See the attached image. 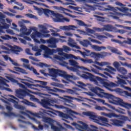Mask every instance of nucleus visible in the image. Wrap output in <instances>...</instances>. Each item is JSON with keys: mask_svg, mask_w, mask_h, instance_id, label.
Listing matches in <instances>:
<instances>
[{"mask_svg": "<svg viewBox=\"0 0 131 131\" xmlns=\"http://www.w3.org/2000/svg\"><path fill=\"white\" fill-rule=\"evenodd\" d=\"M42 104L44 107H46L50 105V101L49 100H43L42 102Z\"/></svg>", "mask_w": 131, "mask_h": 131, "instance_id": "54", "label": "nucleus"}, {"mask_svg": "<svg viewBox=\"0 0 131 131\" xmlns=\"http://www.w3.org/2000/svg\"><path fill=\"white\" fill-rule=\"evenodd\" d=\"M11 3H15V5L17 6H20V7H22L23 4L22 3H19V2H16V0H11Z\"/></svg>", "mask_w": 131, "mask_h": 131, "instance_id": "58", "label": "nucleus"}, {"mask_svg": "<svg viewBox=\"0 0 131 131\" xmlns=\"http://www.w3.org/2000/svg\"><path fill=\"white\" fill-rule=\"evenodd\" d=\"M77 83L79 84L78 85V88H80L81 89H83V88H85L88 85V84H84L82 82L78 81Z\"/></svg>", "mask_w": 131, "mask_h": 131, "instance_id": "33", "label": "nucleus"}, {"mask_svg": "<svg viewBox=\"0 0 131 131\" xmlns=\"http://www.w3.org/2000/svg\"><path fill=\"white\" fill-rule=\"evenodd\" d=\"M107 68L104 69L103 70L104 71H107V72H109L111 74H112V75H115L117 70L116 69H114L113 67L110 66H107Z\"/></svg>", "mask_w": 131, "mask_h": 131, "instance_id": "16", "label": "nucleus"}, {"mask_svg": "<svg viewBox=\"0 0 131 131\" xmlns=\"http://www.w3.org/2000/svg\"><path fill=\"white\" fill-rule=\"evenodd\" d=\"M47 43H49V48H52V49L57 48V43L59 41L58 39L54 37H51L49 39L47 40Z\"/></svg>", "mask_w": 131, "mask_h": 131, "instance_id": "10", "label": "nucleus"}, {"mask_svg": "<svg viewBox=\"0 0 131 131\" xmlns=\"http://www.w3.org/2000/svg\"><path fill=\"white\" fill-rule=\"evenodd\" d=\"M40 49L41 50L45 51L46 55H52V54H53L52 50L50 49V48L45 45H41Z\"/></svg>", "mask_w": 131, "mask_h": 131, "instance_id": "18", "label": "nucleus"}, {"mask_svg": "<svg viewBox=\"0 0 131 131\" xmlns=\"http://www.w3.org/2000/svg\"><path fill=\"white\" fill-rule=\"evenodd\" d=\"M114 92L117 93V94H119L120 95L123 94V92L124 91L123 90H121L119 88H117L116 89H114Z\"/></svg>", "mask_w": 131, "mask_h": 131, "instance_id": "43", "label": "nucleus"}, {"mask_svg": "<svg viewBox=\"0 0 131 131\" xmlns=\"http://www.w3.org/2000/svg\"><path fill=\"white\" fill-rule=\"evenodd\" d=\"M5 116H8V117H11V116H15V113L13 112H9V113H4Z\"/></svg>", "mask_w": 131, "mask_h": 131, "instance_id": "47", "label": "nucleus"}, {"mask_svg": "<svg viewBox=\"0 0 131 131\" xmlns=\"http://www.w3.org/2000/svg\"><path fill=\"white\" fill-rule=\"evenodd\" d=\"M30 100H31L33 102H37V103L39 102V99L35 98V96H34V95H30Z\"/></svg>", "mask_w": 131, "mask_h": 131, "instance_id": "38", "label": "nucleus"}, {"mask_svg": "<svg viewBox=\"0 0 131 131\" xmlns=\"http://www.w3.org/2000/svg\"><path fill=\"white\" fill-rule=\"evenodd\" d=\"M2 39L4 40H7L8 39H12V37L9 35H6L5 36H1V37Z\"/></svg>", "mask_w": 131, "mask_h": 131, "instance_id": "48", "label": "nucleus"}, {"mask_svg": "<svg viewBox=\"0 0 131 131\" xmlns=\"http://www.w3.org/2000/svg\"><path fill=\"white\" fill-rule=\"evenodd\" d=\"M86 116H89L90 119H92L94 122H98L99 120H98V117L96 115H94L93 112H88L86 114Z\"/></svg>", "mask_w": 131, "mask_h": 131, "instance_id": "17", "label": "nucleus"}, {"mask_svg": "<svg viewBox=\"0 0 131 131\" xmlns=\"http://www.w3.org/2000/svg\"><path fill=\"white\" fill-rule=\"evenodd\" d=\"M14 107L16 109H18V110H24V107L20 104H18V103L14 104Z\"/></svg>", "mask_w": 131, "mask_h": 131, "instance_id": "40", "label": "nucleus"}, {"mask_svg": "<svg viewBox=\"0 0 131 131\" xmlns=\"http://www.w3.org/2000/svg\"><path fill=\"white\" fill-rule=\"evenodd\" d=\"M43 30H41V32H42V33H44V34H48V33H50V31H47L45 30L46 29H47V28L44 27L43 28ZM45 29V30H44Z\"/></svg>", "mask_w": 131, "mask_h": 131, "instance_id": "59", "label": "nucleus"}, {"mask_svg": "<svg viewBox=\"0 0 131 131\" xmlns=\"http://www.w3.org/2000/svg\"><path fill=\"white\" fill-rule=\"evenodd\" d=\"M63 71L60 70H58L56 69H49V73L50 74H52V77H57V75H59V76H61Z\"/></svg>", "mask_w": 131, "mask_h": 131, "instance_id": "11", "label": "nucleus"}, {"mask_svg": "<svg viewBox=\"0 0 131 131\" xmlns=\"http://www.w3.org/2000/svg\"><path fill=\"white\" fill-rule=\"evenodd\" d=\"M10 61L12 64V65H14V66H20V64H19V63L16 62L15 61L12 59V58L10 59Z\"/></svg>", "mask_w": 131, "mask_h": 131, "instance_id": "56", "label": "nucleus"}, {"mask_svg": "<svg viewBox=\"0 0 131 131\" xmlns=\"http://www.w3.org/2000/svg\"><path fill=\"white\" fill-rule=\"evenodd\" d=\"M21 82L22 83H24V84H25V85H27V86H28L30 89H31L32 90H35V91H37V89L32 88V86H35L36 88H37L38 86L39 88H40L42 91H43L44 92H47L48 93H49V94H51V95H56V94L54 93H58V92L59 93H62V94H70L71 95H73V94H74V91L69 89H68L66 91H64L63 90L59 89L58 88H52L51 87L48 86H43L42 85H39L38 84H33L23 81H21Z\"/></svg>", "mask_w": 131, "mask_h": 131, "instance_id": "2", "label": "nucleus"}, {"mask_svg": "<svg viewBox=\"0 0 131 131\" xmlns=\"http://www.w3.org/2000/svg\"><path fill=\"white\" fill-rule=\"evenodd\" d=\"M92 48L97 52H101L102 50H106V47L104 46L99 47L97 45L92 46Z\"/></svg>", "mask_w": 131, "mask_h": 131, "instance_id": "23", "label": "nucleus"}, {"mask_svg": "<svg viewBox=\"0 0 131 131\" xmlns=\"http://www.w3.org/2000/svg\"><path fill=\"white\" fill-rule=\"evenodd\" d=\"M89 57H91V58H93L94 59H99V53H97L96 52H92L89 53Z\"/></svg>", "mask_w": 131, "mask_h": 131, "instance_id": "24", "label": "nucleus"}, {"mask_svg": "<svg viewBox=\"0 0 131 131\" xmlns=\"http://www.w3.org/2000/svg\"><path fill=\"white\" fill-rule=\"evenodd\" d=\"M106 116L107 117H109V118H112V117L118 118V117H120V115H116L115 113H112L106 114Z\"/></svg>", "mask_w": 131, "mask_h": 131, "instance_id": "28", "label": "nucleus"}, {"mask_svg": "<svg viewBox=\"0 0 131 131\" xmlns=\"http://www.w3.org/2000/svg\"><path fill=\"white\" fill-rule=\"evenodd\" d=\"M120 64H122V66H126V67H127L128 68H129V69H131V63H127V62H120Z\"/></svg>", "mask_w": 131, "mask_h": 131, "instance_id": "49", "label": "nucleus"}, {"mask_svg": "<svg viewBox=\"0 0 131 131\" xmlns=\"http://www.w3.org/2000/svg\"><path fill=\"white\" fill-rule=\"evenodd\" d=\"M61 77H63V78H65L67 80H68V79H74V78H75V76L74 75L67 74L66 72H62V74H61Z\"/></svg>", "mask_w": 131, "mask_h": 131, "instance_id": "19", "label": "nucleus"}, {"mask_svg": "<svg viewBox=\"0 0 131 131\" xmlns=\"http://www.w3.org/2000/svg\"><path fill=\"white\" fill-rule=\"evenodd\" d=\"M100 119L103 122H108V119L104 117H100Z\"/></svg>", "mask_w": 131, "mask_h": 131, "instance_id": "60", "label": "nucleus"}, {"mask_svg": "<svg viewBox=\"0 0 131 131\" xmlns=\"http://www.w3.org/2000/svg\"><path fill=\"white\" fill-rule=\"evenodd\" d=\"M43 118L45 122H46V123H51L52 122V119L51 118L44 117Z\"/></svg>", "mask_w": 131, "mask_h": 131, "instance_id": "50", "label": "nucleus"}, {"mask_svg": "<svg viewBox=\"0 0 131 131\" xmlns=\"http://www.w3.org/2000/svg\"><path fill=\"white\" fill-rule=\"evenodd\" d=\"M8 80H10L11 82H13V83H18V80L14 79V78L11 77H7Z\"/></svg>", "mask_w": 131, "mask_h": 131, "instance_id": "44", "label": "nucleus"}, {"mask_svg": "<svg viewBox=\"0 0 131 131\" xmlns=\"http://www.w3.org/2000/svg\"><path fill=\"white\" fill-rule=\"evenodd\" d=\"M43 34L38 32L36 31L35 33H32L31 37L33 39H34L35 42H37V43H39V40H38L37 39H36L37 37H42Z\"/></svg>", "mask_w": 131, "mask_h": 131, "instance_id": "13", "label": "nucleus"}, {"mask_svg": "<svg viewBox=\"0 0 131 131\" xmlns=\"http://www.w3.org/2000/svg\"><path fill=\"white\" fill-rule=\"evenodd\" d=\"M32 120H33V121H35L37 124L38 125V127H36L34 125L32 126V127L35 129V130H42L43 129V125H41V122L40 121H39L38 120H37L35 118H31Z\"/></svg>", "mask_w": 131, "mask_h": 131, "instance_id": "12", "label": "nucleus"}, {"mask_svg": "<svg viewBox=\"0 0 131 131\" xmlns=\"http://www.w3.org/2000/svg\"><path fill=\"white\" fill-rule=\"evenodd\" d=\"M20 103H23V104H25V105H27V106H30L31 107H36L34 103L31 102H29L26 99H24V100L21 101Z\"/></svg>", "mask_w": 131, "mask_h": 131, "instance_id": "21", "label": "nucleus"}, {"mask_svg": "<svg viewBox=\"0 0 131 131\" xmlns=\"http://www.w3.org/2000/svg\"><path fill=\"white\" fill-rule=\"evenodd\" d=\"M80 60L83 63H89L90 64H92V63H94V61H93V60L92 59H85L83 58H80Z\"/></svg>", "mask_w": 131, "mask_h": 131, "instance_id": "34", "label": "nucleus"}, {"mask_svg": "<svg viewBox=\"0 0 131 131\" xmlns=\"http://www.w3.org/2000/svg\"><path fill=\"white\" fill-rule=\"evenodd\" d=\"M63 49L64 52H66V53H68V52H70V51H71V49H70V48H69L66 46H63Z\"/></svg>", "mask_w": 131, "mask_h": 131, "instance_id": "52", "label": "nucleus"}, {"mask_svg": "<svg viewBox=\"0 0 131 131\" xmlns=\"http://www.w3.org/2000/svg\"><path fill=\"white\" fill-rule=\"evenodd\" d=\"M95 109L96 110H98V111H111V110L107 108L105 106H97L96 107H95Z\"/></svg>", "mask_w": 131, "mask_h": 131, "instance_id": "26", "label": "nucleus"}, {"mask_svg": "<svg viewBox=\"0 0 131 131\" xmlns=\"http://www.w3.org/2000/svg\"><path fill=\"white\" fill-rule=\"evenodd\" d=\"M15 93L17 97L19 99H24L25 97L29 95V93H28L26 90L23 89H17L15 91Z\"/></svg>", "mask_w": 131, "mask_h": 131, "instance_id": "9", "label": "nucleus"}, {"mask_svg": "<svg viewBox=\"0 0 131 131\" xmlns=\"http://www.w3.org/2000/svg\"><path fill=\"white\" fill-rule=\"evenodd\" d=\"M58 55H59V56L56 55L55 58L57 59V60H58L59 61H64V60H66V59H71V58H74V55L72 54H68L63 52H59Z\"/></svg>", "mask_w": 131, "mask_h": 131, "instance_id": "7", "label": "nucleus"}, {"mask_svg": "<svg viewBox=\"0 0 131 131\" xmlns=\"http://www.w3.org/2000/svg\"><path fill=\"white\" fill-rule=\"evenodd\" d=\"M99 58H105V57H107L108 56V53L103 52L99 53Z\"/></svg>", "mask_w": 131, "mask_h": 131, "instance_id": "36", "label": "nucleus"}, {"mask_svg": "<svg viewBox=\"0 0 131 131\" xmlns=\"http://www.w3.org/2000/svg\"><path fill=\"white\" fill-rule=\"evenodd\" d=\"M69 63H70V65L71 66H73L74 67H77L78 63L75 60H69Z\"/></svg>", "mask_w": 131, "mask_h": 131, "instance_id": "30", "label": "nucleus"}, {"mask_svg": "<svg viewBox=\"0 0 131 131\" xmlns=\"http://www.w3.org/2000/svg\"><path fill=\"white\" fill-rule=\"evenodd\" d=\"M95 63L97 64V65H98V66H101V67L104 66V65H107L106 62H101V63H100L98 61H96Z\"/></svg>", "mask_w": 131, "mask_h": 131, "instance_id": "53", "label": "nucleus"}, {"mask_svg": "<svg viewBox=\"0 0 131 131\" xmlns=\"http://www.w3.org/2000/svg\"><path fill=\"white\" fill-rule=\"evenodd\" d=\"M123 94L126 96H127V97H131V93H128L127 91H124Z\"/></svg>", "mask_w": 131, "mask_h": 131, "instance_id": "64", "label": "nucleus"}, {"mask_svg": "<svg viewBox=\"0 0 131 131\" xmlns=\"http://www.w3.org/2000/svg\"><path fill=\"white\" fill-rule=\"evenodd\" d=\"M45 71H45V70H40V73H41V74H43L45 76H48V75H49V74L45 73Z\"/></svg>", "mask_w": 131, "mask_h": 131, "instance_id": "61", "label": "nucleus"}, {"mask_svg": "<svg viewBox=\"0 0 131 131\" xmlns=\"http://www.w3.org/2000/svg\"><path fill=\"white\" fill-rule=\"evenodd\" d=\"M35 82H39L40 84L42 85H43L44 86H47V85L48 84V82L43 81H39L37 80H34Z\"/></svg>", "mask_w": 131, "mask_h": 131, "instance_id": "45", "label": "nucleus"}, {"mask_svg": "<svg viewBox=\"0 0 131 131\" xmlns=\"http://www.w3.org/2000/svg\"><path fill=\"white\" fill-rule=\"evenodd\" d=\"M95 101H97V102H98V103H102V104H104V105H105V106H107L109 108H111V109H115V107L114 106H112L111 105L105 103V100L100 99V98H95Z\"/></svg>", "mask_w": 131, "mask_h": 131, "instance_id": "20", "label": "nucleus"}, {"mask_svg": "<svg viewBox=\"0 0 131 131\" xmlns=\"http://www.w3.org/2000/svg\"><path fill=\"white\" fill-rule=\"evenodd\" d=\"M92 92L96 94L100 98H106L109 100V102L114 105H120L125 108H131V104L123 102L121 99L115 97L113 95L104 92V90L99 87L92 89Z\"/></svg>", "mask_w": 131, "mask_h": 131, "instance_id": "1", "label": "nucleus"}, {"mask_svg": "<svg viewBox=\"0 0 131 131\" xmlns=\"http://www.w3.org/2000/svg\"><path fill=\"white\" fill-rule=\"evenodd\" d=\"M44 13L46 14H50L51 13L53 16H55L56 18L57 22H60L61 23H64V22H70V19L66 17H64L63 15L59 13H55L54 11L50 10V9H46L44 11Z\"/></svg>", "mask_w": 131, "mask_h": 131, "instance_id": "6", "label": "nucleus"}, {"mask_svg": "<svg viewBox=\"0 0 131 131\" xmlns=\"http://www.w3.org/2000/svg\"><path fill=\"white\" fill-rule=\"evenodd\" d=\"M64 97H60V101L61 102H63L64 105H67V106H69V105H68L67 103L70 104V103H71V100H73V97L68 96H64Z\"/></svg>", "mask_w": 131, "mask_h": 131, "instance_id": "14", "label": "nucleus"}, {"mask_svg": "<svg viewBox=\"0 0 131 131\" xmlns=\"http://www.w3.org/2000/svg\"><path fill=\"white\" fill-rule=\"evenodd\" d=\"M14 69L15 70V71H17L18 72H20V73H23V74H27L26 73V70L17 67H14Z\"/></svg>", "mask_w": 131, "mask_h": 131, "instance_id": "25", "label": "nucleus"}, {"mask_svg": "<svg viewBox=\"0 0 131 131\" xmlns=\"http://www.w3.org/2000/svg\"><path fill=\"white\" fill-rule=\"evenodd\" d=\"M85 73L86 74H88V75L85 74L81 75V77H82V78H84V79H89L90 81L94 82V83L97 85H98L99 83L103 84V81L104 79L101 78L100 77L96 76L92 74L91 73L85 72Z\"/></svg>", "mask_w": 131, "mask_h": 131, "instance_id": "4", "label": "nucleus"}, {"mask_svg": "<svg viewBox=\"0 0 131 131\" xmlns=\"http://www.w3.org/2000/svg\"><path fill=\"white\" fill-rule=\"evenodd\" d=\"M82 125H80L79 124L78 125L79 127L80 128H81V129H88L89 127V125H88V124H86L85 123L82 122Z\"/></svg>", "mask_w": 131, "mask_h": 131, "instance_id": "31", "label": "nucleus"}, {"mask_svg": "<svg viewBox=\"0 0 131 131\" xmlns=\"http://www.w3.org/2000/svg\"><path fill=\"white\" fill-rule=\"evenodd\" d=\"M106 10H107V11H113V12H116V11H117L116 7H112L111 6H107V8H106Z\"/></svg>", "mask_w": 131, "mask_h": 131, "instance_id": "42", "label": "nucleus"}, {"mask_svg": "<svg viewBox=\"0 0 131 131\" xmlns=\"http://www.w3.org/2000/svg\"><path fill=\"white\" fill-rule=\"evenodd\" d=\"M113 65H114L115 68H116V69H118V68H119V66H120V64H119V62H118L117 61H115L113 63Z\"/></svg>", "mask_w": 131, "mask_h": 131, "instance_id": "57", "label": "nucleus"}, {"mask_svg": "<svg viewBox=\"0 0 131 131\" xmlns=\"http://www.w3.org/2000/svg\"><path fill=\"white\" fill-rule=\"evenodd\" d=\"M59 108L60 109H66V111H67L69 115L64 114V113L58 112L59 115L60 116V117H62V118H65V119H68V118H70V119H71L72 120H73V119L72 118L71 116L73 117L74 118H75V116L73 114H75L76 115H79V113L74 112L72 111L71 109L66 107L63 105H59Z\"/></svg>", "mask_w": 131, "mask_h": 131, "instance_id": "5", "label": "nucleus"}, {"mask_svg": "<svg viewBox=\"0 0 131 131\" xmlns=\"http://www.w3.org/2000/svg\"><path fill=\"white\" fill-rule=\"evenodd\" d=\"M22 2L28 4V5H33V4H37V2L31 0H22Z\"/></svg>", "mask_w": 131, "mask_h": 131, "instance_id": "32", "label": "nucleus"}, {"mask_svg": "<svg viewBox=\"0 0 131 131\" xmlns=\"http://www.w3.org/2000/svg\"><path fill=\"white\" fill-rule=\"evenodd\" d=\"M123 94L126 96H127V97H131V93H128L127 91H124Z\"/></svg>", "mask_w": 131, "mask_h": 131, "instance_id": "63", "label": "nucleus"}, {"mask_svg": "<svg viewBox=\"0 0 131 131\" xmlns=\"http://www.w3.org/2000/svg\"><path fill=\"white\" fill-rule=\"evenodd\" d=\"M18 25L21 27L19 34L21 37H24L25 35H29L30 34V32H27V28H26L23 22L18 21Z\"/></svg>", "mask_w": 131, "mask_h": 131, "instance_id": "8", "label": "nucleus"}, {"mask_svg": "<svg viewBox=\"0 0 131 131\" xmlns=\"http://www.w3.org/2000/svg\"><path fill=\"white\" fill-rule=\"evenodd\" d=\"M111 51L113 53H115V54H117V55H122V53H121V52H118V50L115 48L111 49Z\"/></svg>", "mask_w": 131, "mask_h": 131, "instance_id": "51", "label": "nucleus"}, {"mask_svg": "<svg viewBox=\"0 0 131 131\" xmlns=\"http://www.w3.org/2000/svg\"><path fill=\"white\" fill-rule=\"evenodd\" d=\"M112 30V26L110 25H105L104 28L101 29V31H111Z\"/></svg>", "mask_w": 131, "mask_h": 131, "instance_id": "27", "label": "nucleus"}, {"mask_svg": "<svg viewBox=\"0 0 131 131\" xmlns=\"http://www.w3.org/2000/svg\"><path fill=\"white\" fill-rule=\"evenodd\" d=\"M25 16L26 17H28V18H30V19H34L36 17V16H35V15H34L31 13L26 14Z\"/></svg>", "mask_w": 131, "mask_h": 131, "instance_id": "46", "label": "nucleus"}, {"mask_svg": "<svg viewBox=\"0 0 131 131\" xmlns=\"http://www.w3.org/2000/svg\"><path fill=\"white\" fill-rule=\"evenodd\" d=\"M14 107L16 109H18V110H24V107L20 104H18V103L14 104Z\"/></svg>", "mask_w": 131, "mask_h": 131, "instance_id": "39", "label": "nucleus"}, {"mask_svg": "<svg viewBox=\"0 0 131 131\" xmlns=\"http://www.w3.org/2000/svg\"><path fill=\"white\" fill-rule=\"evenodd\" d=\"M111 40L113 42H115V43H119V45H122V43H123L121 41H120L119 40H116L115 39H112Z\"/></svg>", "mask_w": 131, "mask_h": 131, "instance_id": "55", "label": "nucleus"}, {"mask_svg": "<svg viewBox=\"0 0 131 131\" xmlns=\"http://www.w3.org/2000/svg\"><path fill=\"white\" fill-rule=\"evenodd\" d=\"M87 32H89V33L94 34L95 33V30L88 28L87 29Z\"/></svg>", "mask_w": 131, "mask_h": 131, "instance_id": "62", "label": "nucleus"}, {"mask_svg": "<svg viewBox=\"0 0 131 131\" xmlns=\"http://www.w3.org/2000/svg\"><path fill=\"white\" fill-rule=\"evenodd\" d=\"M111 123L112 125H115V126H122L124 122L123 121H120L117 119H111Z\"/></svg>", "mask_w": 131, "mask_h": 131, "instance_id": "15", "label": "nucleus"}, {"mask_svg": "<svg viewBox=\"0 0 131 131\" xmlns=\"http://www.w3.org/2000/svg\"><path fill=\"white\" fill-rule=\"evenodd\" d=\"M117 11H120V12H126L128 11V8L127 7H122L121 8H119L118 7H116Z\"/></svg>", "mask_w": 131, "mask_h": 131, "instance_id": "35", "label": "nucleus"}, {"mask_svg": "<svg viewBox=\"0 0 131 131\" xmlns=\"http://www.w3.org/2000/svg\"><path fill=\"white\" fill-rule=\"evenodd\" d=\"M78 24L79 26H83L84 27H88V25L85 24L82 20H78Z\"/></svg>", "mask_w": 131, "mask_h": 131, "instance_id": "41", "label": "nucleus"}, {"mask_svg": "<svg viewBox=\"0 0 131 131\" xmlns=\"http://www.w3.org/2000/svg\"><path fill=\"white\" fill-rule=\"evenodd\" d=\"M84 51H85L86 52H82L80 50H78V52H79V53H80V54H81V55H82L83 58H85L86 57H89V53H91V51L84 49Z\"/></svg>", "mask_w": 131, "mask_h": 131, "instance_id": "22", "label": "nucleus"}, {"mask_svg": "<svg viewBox=\"0 0 131 131\" xmlns=\"http://www.w3.org/2000/svg\"><path fill=\"white\" fill-rule=\"evenodd\" d=\"M80 43L83 46V47L87 48V47L89 46V45L91 43V42L88 40H84V41H80Z\"/></svg>", "mask_w": 131, "mask_h": 131, "instance_id": "29", "label": "nucleus"}, {"mask_svg": "<svg viewBox=\"0 0 131 131\" xmlns=\"http://www.w3.org/2000/svg\"><path fill=\"white\" fill-rule=\"evenodd\" d=\"M119 71L120 72H121V73H122V74H126V73H127V70H126V69L123 67L120 68L119 69Z\"/></svg>", "mask_w": 131, "mask_h": 131, "instance_id": "37", "label": "nucleus"}, {"mask_svg": "<svg viewBox=\"0 0 131 131\" xmlns=\"http://www.w3.org/2000/svg\"><path fill=\"white\" fill-rule=\"evenodd\" d=\"M117 79H118V80L116 82L117 84L113 82H106L105 81V79H103L102 85H103L105 89H107L109 90H111L112 88H117L118 86H121V88H123V89H125V90L131 92L130 88L124 86V85L127 84V83H126L125 80L121 79L118 77H117Z\"/></svg>", "mask_w": 131, "mask_h": 131, "instance_id": "3", "label": "nucleus"}]
</instances>
